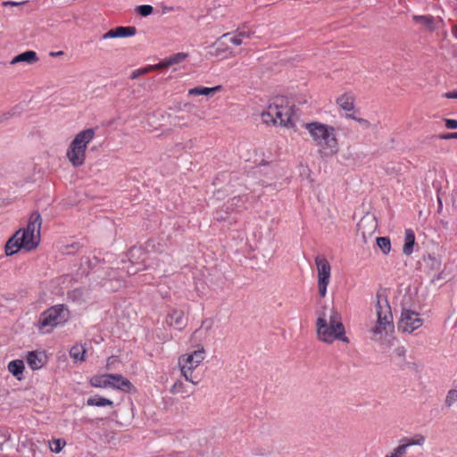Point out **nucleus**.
Instances as JSON below:
<instances>
[{"label": "nucleus", "mask_w": 457, "mask_h": 457, "mask_svg": "<svg viewBox=\"0 0 457 457\" xmlns=\"http://www.w3.org/2000/svg\"><path fill=\"white\" fill-rule=\"evenodd\" d=\"M316 333L320 341L332 344L336 340L348 344L349 338L345 336V328L340 312L332 306L320 304L316 310Z\"/></svg>", "instance_id": "nucleus-1"}, {"label": "nucleus", "mask_w": 457, "mask_h": 457, "mask_svg": "<svg viewBox=\"0 0 457 457\" xmlns=\"http://www.w3.org/2000/svg\"><path fill=\"white\" fill-rule=\"evenodd\" d=\"M42 219L37 212L31 213L26 228L18 229L5 244V254L11 256L21 249H36L40 241Z\"/></svg>", "instance_id": "nucleus-2"}, {"label": "nucleus", "mask_w": 457, "mask_h": 457, "mask_svg": "<svg viewBox=\"0 0 457 457\" xmlns=\"http://www.w3.org/2000/svg\"><path fill=\"white\" fill-rule=\"evenodd\" d=\"M303 128L309 132L315 145L319 147V154L322 158L337 154L339 146L334 127L313 121L304 123Z\"/></svg>", "instance_id": "nucleus-3"}, {"label": "nucleus", "mask_w": 457, "mask_h": 457, "mask_svg": "<svg viewBox=\"0 0 457 457\" xmlns=\"http://www.w3.org/2000/svg\"><path fill=\"white\" fill-rule=\"evenodd\" d=\"M375 312L377 320L369 329L371 340L381 342L395 330L393 314L386 295L378 292L376 295Z\"/></svg>", "instance_id": "nucleus-4"}, {"label": "nucleus", "mask_w": 457, "mask_h": 457, "mask_svg": "<svg viewBox=\"0 0 457 457\" xmlns=\"http://www.w3.org/2000/svg\"><path fill=\"white\" fill-rule=\"evenodd\" d=\"M285 103L286 100L283 97H276L267 110L262 112L263 122L285 127L293 126L291 106Z\"/></svg>", "instance_id": "nucleus-5"}, {"label": "nucleus", "mask_w": 457, "mask_h": 457, "mask_svg": "<svg viewBox=\"0 0 457 457\" xmlns=\"http://www.w3.org/2000/svg\"><path fill=\"white\" fill-rule=\"evenodd\" d=\"M94 137V129H84L75 136L66 153V157L72 166L79 167L84 164L87 145L93 140Z\"/></svg>", "instance_id": "nucleus-6"}, {"label": "nucleus", "mask_w": 457, "mask_h": 457, "mask_svg": "<svg viewBox=\"0 0 457 457\" xmlns=\"http://www.w3.org/2000/svg\"><path fill=\"white\" fill-rule=\"evenodd\" d=\"M69 317L68 308L64 304H57L41 313L37 327L41 333H50L57 326L65 323Z\"/></svg>", "instance_id": "nucleus-7"}, {"label": "nucleus", "mask_w": 457, "mask_h": 457, "mask_svg": "<svg viewBox=\"0 0 457 457\" xmlns=\"http://www.w3.org/2000/svg\"><path fill=\"white\" fill-rule=\"evenodd\" d=\"M204 358L205 351L203 346L190 353L183 354L179 358L181 374L187 381L193 385L199 383L200 378L194 374V371L203 362Z\"/></svg>", "instance_id": "nucleus-8"}, {"label": "nucleus", "mask_w": 457, "mask_h": 457, "mask_svg": "<svg viewBox=\"0 0 457 457\" xmlns=\"http://www.w3.org/2000/svg\"><path fill=\"white\" fill-rule=\"evenodd\" d=\"M253 32L251 30H236L234 32H227L220 36L212 46L214 53L212 55L220 57L225 54H228L230 56L233 55L232 51L228 46V43H230L236 46H241L245 39L252 37Z\"/></svg>", "instance_id": "nucleus-9"}, {"label": "nucleus", "mask_w": 457, "mask_h": 457, "mask_svg": "<svg viewBox=\"0 0 457 457\" xmlns=\"http://www.w3.org/2000/svg\"><path fill=\"white\" fill-rule=\"evenodd\" d=\"M315 264L318 270L319 295L321 297H325L327 294V287L330 279L331 266L328 261L321 255L315 257Z\"/></svg>", "instance_id": "nucleus-10"}, {"label": "nucleus", "mask_w": 457, "mask_h": 457, "mask_svg": "<svg viewBox=\"0 0 457 457\" xmlns=\"http://www.w3.org/2000/svg\"><path fill=\"white\" fill-rule=\"evenodd\" d=\"M423 325L420 314L409 309H403L398 322V330L403 333H412Z\"/></svg>", "instance_id": "nucleus-11"}, {"label": "nucleus", "mask_w": 457, "mask_h": 457, "mask_svg": "<svg viewBox=\"0 0 457 457\" xmlns=\"http://www.w3.org/2000/svg\"><path fill=\"white\" fill-rule=\"evenodd\" d=\"M378 223L374 216L366 215L361 219L357 224V232L361 235L364 244L368 243V240L376 232Z\"/></svg>", "instance_id": "nucleus-12"}, {"label": "nucleus", "mask_w": 457, "mask_h": 457, "mask_svg": "<svg viewBox=\"0 0 457 457\" xmlns=\"http://www.w3.org/2000/svg\"><path fill=\"white\" fill-rule=\"evenodd\" d=\"M172 257L165 253H160L148 264V268L154 270L158 277H163L172 266Z\"/></svg>", "instance_id": "nucleus-13"}, {"label": "nucleus", "mask_w": 457, "mask_h": 457, "mask_svg": "<svg viewBox=\"0 0 457 457\" xmlns=\"http://www.w3.org/2000/svg\"><path fill=\"white\" fill-rule=\"evenodd\" d=\"M137 29L135 27H117L115 29L108 30L106 33L102 35L101 38L110 39V38H117V37H132L136 35Z\"/></svg>", "instance_id": "nucleus-14"}, {"label": "nucleus", "mask_w": 457, "mask_h": 457, "mask_svg": "<svg viewBox=\"0 0 457 457\" xmlns=\"http://www.w3.org/2000/svg\"><path fill=\"white\" fill-rule=\"evenodd\" d=\"M354 96L350 94L339 96L336 103L346 113H355Z\"/></svg>", "instance_id": "nucleus-15"}, {"label": "nucleus", "mask_w": 457, "mask_h": 457, "mask_svg": "<svg viewBox=\"0 0 457 457\" xmlns=\"http://www.w3.org/2000/svg\"><path fill=\"white\" fill-rule=\"evenodd\" d=\"M166 321L170 326H173L179 330H181L186 325L184 312L179 310H172L168 314Z\"/></svg>", "instance_id": "nucleus-16"}, {"label": "nucleus", "mask_w": 457, "mask_h": 457, "mask_svg": "<svg viewBox=\"0 0 457 457\" xmlns=\"http://www.w3.org/2000/svg\"><path fill=\"white\" fill-rule=\"evenodd\" d=\"M187 57V54L186 53H177L163 61L160 62L159 63L155 64V67L157 70L168 68L170 66L179 64L185 61Z\"/></svg>", "instance_id": "nucleus-17"}, {"label": "nucleus", "mask_w": 457, "mask_h": 457, "mask_svg": "<svg viewBox=\"0 0 457 457\" xmlns=\"http://www.w3.org/2000/svg\"><path fill=\"white\" fill-rule=\"evenodd\" d=\"M38 61L37 54L35 51L29 50L26 51L24 53H21L15 57L12 58L11 61V64L14 65L19 62H26L29 64L36 63Z\"/></svg>", "instance_id": "nucleus-18"}, {"label": "nucleus", "mask_w": 457, "mask_h": 457, "mask_svg": "<svg viewBox=\"0 0 457 457\" xmlns=\"http://www.w3.org/2000/svg\"><path fill=\"white\" fill-rule=\"evenodd\" d=\"M424 267L431 272H438L441 269L442 261L440 257L434 254H428L423 258Z\"/></svg>", "instance_id": "nucleus-19"}, {"label": "nucleus", "mask_w": 457, "mask_h": 457, "mask_svg": "<svg viewBox=\"0 0 457 457\" xmlns=\"http://www.w3.org/2000/svg\"><path fill=\"white\" fill-rule=\"evenodd\" d=\"M112 378L110 379L113 381L114 385H112V387H115L117 389H120L123 391H129L133 386L130 383V381L127 378H125L122 375L120 374H110Z\"/></svg>", "instance_id": "nucleus-20"}, {"label": "nucleus", "mask_w": 457, "mask_h": 457, "mask_svg": "<svg viewBox=\"0 0 457 457\" xmlns=\"http://www.w3.org/2000/svg\"><path fill=\"white\" fill-rule=\"evenodd\" d=\"M222 87L220 85L213 87H195L190 88L188 90V96H212L219 91H220Z\"/></svg>", "instance_id": "nucleus-21"}, {"label": "nucleus", "mask_w": 457, "mask_h": 457, "mask_svg": "<svg viewBox=\"0 0 457 457\" xmlns=\"http://www.w3.org/2000/svg\"><path fill=\"white\" fill-rule=\"evenodd\" d=\"M414 245H415V234L411 228H408L405 230L404 245L403 247V253L405 255H411L413 252Z\"/></svg>", "instance_id": "nucleus-22"}, {"label": "nucleus", "mask_w": 457, "mask_h": 457, "mask_svg": "<svg viewBox=\"0 0 457 457\" xmlns=\"http://www.w3.org/2000/svg\"><path fill=\"white\" fill-rule=\"evenodd\" d=\"M110 374H104L100 376H94L90 379V384L94 387H108L114 385L113 381L110 379Z\"/></svg>", "instance_id": "nucleus-23"}, {"label": "nucleus", "mask_w": 457, "mask_h": 457, "mask_svg": "<svg viewBox=\"0 0 457 457\" xmlns=\"http://www.w3.org/2000/svg\"><path fill=\"white\" fill-rule=\"evenodd\" d=\"M27 363L33 370H39L44 365V361L36 352H29L27 354Z\"/></svg>", "instance_id": "nucleus-24"}, {"label": "nucleus", "mask_w": 457, "mask_h": 457, "mask_svg": "<svg viewBox=\"0 0 457 457\" xmlns=\"http://www.w3.org/2000/svg\"><path fill=\"white\" fill-rule=\"evenodd\" d=\"M24 370V363L22 360H13L8 363V371L18 379L21 378Z\"/></svg>", "instance_id": "nucleus-25"}, {"label": "nucleus", "mask_w": 457, "mask_h": 457, "mask_svg": "<svg viewBox=\"0 0 457 457\" xmlns=\"http://www.w3.org/2000/svg\"><path fill=\"white\" fill-rule=\"evenodd\" d=\"M170 393L172 395H185L186 396H189L193 394V390H190L181 380H178L170 387Z\"/></svg>", "instance_id": "nucleus-26"}, {"label": "nucleus", "mask_w": 457, "mask_h": 457, "mask_svg": "<svg viewBox=\"0 0 457 457\" xmlns=\"http://www.w3.org/2000/svg\"><path fill=\"white\" fill-rule=\"evenodd\" d=\"M87 404L89 406L104 407L112 406L113 403L110 399L102 397L100 395H94L87 400Z\"/></svg>", "instance_id": "nucleus-27"}, {"label": "nucleus", "mask_w": 457, "mask_h": 457, "mask_svg": "<svg viewBox=\"0 0 457 457\" xmlns=\"http://www.w3.org/2000/svg\"><path fill=\"white\" fill-rule=\"evenodd\" d=\"M401 442H404L407 447L413 445L423 446L426 443V436L422 434H416L411 438H403Z\"/></svg>", "instance_id": "nucleus-28"}, {"label": "nucleus", "mask_w": 457, "mask_h": 457, "mask_svg": "<svg viewBox=\"0 0 457 457\" xmlns=\"http://www.w3.org/2000/svg\"><path fill=\"white\" fill-rule=\"evenodd\" d=\"M86 349L83 345H74L70 350L71 357L75 361H84Z\"/></svg>", "instance_id": "nucleus-29"}, {"label": "nucleus", "mask_w": 457, "mask_h": 457, "mask_svg": "<svg viewBox=\"0 0 457 457\" xmlns=\"http://www.w3.org/2000/svg\"><path fill=\"white\" fill-rule=\"evenodd\" d=\"M378 246L380 248V250L385 253L387 254L391 250V242L389 237H377L376 239Z\"/></svg>", "instance_id": "nucleus-30"}, {"label": "nucleus", "mask_w": 457, "mask_h": 457, "mask_svg": "<svg viewBox=\"0 0 457 457\" xmlns=\"http://www.w3.org/2000/svg\"><path fill=\"white\" fill-rule=\"evenodd\" d=\"M408 447L404 442H402L397 447H395L390 453L385 457H403L407 453Z\"/></svg>", "instance_id": "nucleus-31"}, {"label": "nucleus", "mask_w": 457, "mask_h": 457, "mask_svg": "<svg viewBox=\"0 0 457 457\" xmlns=\"http://www.w3.org/2000/svg\"><path fill=\"white\" fill-rule=\"evenodd\" d=\"M65 445H66L65 440L61 439V438L54 439L49 442L50 450L53 453H60Z\"/></svg>", "instance_id": "nucleus-32"}, {"label": "nucleus", "mask_w": 457, "mask_h": 457, "mask_svg": "<svg viewBox=\"0 0 457 457\" xmlns=\"http://www.w3.org/2000/svg\"><path fill=\"white\" fill-rule=\"evenodd\" d=\"M157 70L156 67H155V64L154 65H149L147 67H145L143 69H138V70H135L131 75H130V79H137L138 77L142 76V75H145L150 71H155Z\"/></svg>", "instance_id": "nucleus-33"}, {"label": "nucleus", "mask_w": 457, "mask_h": 457, "mask_svg": "<svg viewBox=\"0 0 457 457\" xmlns=\"http://www.w3.org/2000/svg\"><path fill=\"white\" fill-rule=\"evenodd\" d=\"M457 402V390L451 389L445 397V404L446 407H452Z\"/></svg>", "instance_id": "nucleus-34"}, {"label": "nucleus", "mask_w": 457, "mask_h": 457, "mask_svg": "<svg viewBox=\"0 0 457 457\" xmlns=\"http://www.w3.org/2000/svg\"><path fill=\"white\" fill-rule=\"evenodd\" d=\"M244 204L241 196H235L228 202L227 209L234 211L236 208L240 207Z\"/></svg>", "instance_id": "nucleus-35"}, {"label": "nucleus", "mask_w": 457, "mask_h": 457, "mask_svg": "<svg viewBox=\"0 0 457 457\" xmlns=\"http://www.w3.org/2000/svg\"><path fill=\"white\" fill-rule=\"evenodd\" d=\"M137 12L143 17H146L153 13L154 8L149 4H143L137 7Z\"/></svg>", "instance_id": "nucleus-36"}, {"label": "nucleus", "mask_w": 457, "mask_h": 457, "mask_svg": "<svg viewBox=\"0 0 457 457\" xmlns=\"http://www.w3.org/2000/svg\"><path fill=\"white\" fill-rule=\"evenodd\" d=\"M345 117L347 119H352L356 120L359 124H361L363 128L369 129L370 128V123L368 120H365L363 118H359L354 115V113H346Z\"/></svg>", "instance_id": "nucleus-37"}, {"label": "nucleus", "mask_w": 457, "mask_h": 457, "mask_svg": "<svg viewBox=\"0 0 457 457\" xmlns=\"http://www.w3.org/2000/svg\"><path fill=\"white\" fill-rule=\"evenodd\" d=\"M414 20L427 28H431L433 23L432 18L428 16H414Z\"/></svg>", "instance_id": "nucleus-38"}, {"label": "nucleus", "mask_w": 457, "mask_h": 457, "mask_svg": "<svg viewBox=\"0 0 457 457\" xmlns=\"http://www.w3.org/2000/svg\"><path fill=\"white\" fill-rule=\"evenodd\" d=\"M445 127L449 129H454L457 128V120L445 119Z\"/></svg>", "instance_id": "nucleus-39"}, {"label": "nucleus", "mask_w": 457, "mask_h": 457, "mask_svg": "<svg viewBox=\"0 0 457 457\" xmlns=\"http://www.w3.org/2000/svg\"><path fill=\"white\" fill-rule=\"evenodd\" d=\"M10 439V435L6 432L0 431V447Z\"/></svg>", "instance_id": "nucleus-40"}, {"label": "nucleus", "mask_w": 457, "mask_h": 457, "mask_svg": "<svg viewBox=\"0 0 457 457\" xmlns=\"http://www.w3.org/2000/svg\"><path fill=\"white\" fill-rule=\"evenodd\" d=\"M439 138H441V139L457 138V132L442 134L439 136Z\"/></svg>", "instance_id": "nucleus-41"}, {"label": "nucleus", "mask_w": 457, "mask_h": 457, "mask_svg": "<svg viewBox=\"0 0 457 457\" xmlns=\"http://www.w3.org/2000/svg\"><path fill=\"white\" fill-rule=\"evenodd\" d=\"M444 96L445 98H449V99H452V98H456L457 99V90H454V91H450V92H446Z\"/></svg>", "instance_id": "nucleus-42"}, {"label": "nucleus", "mask_w": 457, "mask_h": 457, "mask_svg": "<svg viewBox=\"0 0 457 457\" xmlns=\"http://www.w3.org/2000/svg\"><path fill=\"white\" fill-rule=\"evenodd\" d=\"M445 277L443 276V272H438L436 274H435L431 279V282L434 283L436 282V280H441V279H444Z\"/></svg>", "instance_id": "nucleus-43"}, {"label": "nucleus", "mask_w": 457, "mask_h": 457, "mask_svg": "<svg viewBox=\"0 0 457 457\" xmlns=\"http://www.w3.org/2000/svg\"><path fill=\"white\" fill-rule=\"evenodd\" d=\"M405 352L406 351L403 346L395 349V353L400 357H403L405 355Z\"/></svg>", "instance_id": "nucleus-44"}, {"label": "nucleus", "mask_w": 457, "mask_h": 457, "mask_svg": "<svg viewBox=\"0 0 457 457\" xmlns=\"http://www.w3.org/2000/svg\"><path fill=\"white\" fill-rule=\"evenodd\" d=\"M64 53L62 51H58V52H51L49 54H50V56L55 57V56H61Z\"/></svg>", "instance_id": "nucleus-45"}, {"label": "nucleus", "mask_w": 457, "mask_h": 457, "mask_svg": "<svg viewBox=\"0 0 457 457\" xmlns=\"http://www.w3.org/2000/svg\"><path fill=\"white\" fill-rule=\"evenodd\" d=\"M115 361V358L113 356L109 357L107 360V367H110Z\"/></svg>", "instance_id": "nucleus-46"}, {"label": "nucleus", "mask_w": 457, "mask_h": 457, "mask_svg": "<svg viewBox=\"0 0 457 457\" xmlns=\"http://www.w3.org/2000/svg\"><path fill=\"white\" fill-rule=\"evenodd\" d=\"M215 219L217 220L220 221V220H225V217L222 214H219V212H217Z\"/></svg>", "instance_id": "nucleus-47"}, {"label": "nucleus", "mask_w": 457, "mask_h": 457, "mask_svg": "<svg viewBox=\"0 0 457 457\" xmlns=\"http://www.w3.org/2000/svg\"><path fill=\"white\" fill-rule=\"evenodd\" d=\"M452 33L455 38H457V25L453 27Z\"/></svg>", "instance_id": "nucleus-48"}, {"label": "nucleus", "mask_w": 457, "mask_h": 457, "mask_svg": "<svg viewBox=\"0 0 457 457\" xmlns=\"http://www.w3.org/2000/svg\"><path fill=\"white\" fill-rule=\"evenodd\" d=\"M4 5H18L19 4L16 3V2H11V1H8V2H4Z\"/></svg>", "instance_id": "nucleus-49"}, {"label": "nucleus", "mask_w": 457, "mask_h": 457, "mask_svg": "<svg viewBox=\"0 0 457 457\" xmlns=\"http://www.w3.org/2000/svg\"><path fill=\"white\" fill-rule=\"evenodd\" d=\"M80 293H81L80 290L75 289L74 291H72L71 294H72L73 296H77V295H79Z\"/></svg>", "instance_id": "nucleus-50"}, {"label": "nucleus", "mask_w": 457, "mask_h": 457, "mask_svg": "<svg viewBox=\"0 0 457 457\" xmlns=\"http://www.w3.org/2000/svg\"><path fill=\"white\" fill-rule=\"evenodd\" d=\"M438 204H439V210L442 209V201L440 198H438Z\"/></svg>", "instance_id": "nucleus-51"}, {"label": "nucleus", "mask_w": 457, "mask_h": 457, "mask_svg": "<svg viewBox=\"0 0 457 457\" xmlns=\"http://www.w3.org/2000/svg\"><path fill=\"white\" fill-rule=\"evenodd\" d=\"M190 104H185V107L190 106Z\"/></svg>", "instance_id": "nucleus-52"}]
</instances>
